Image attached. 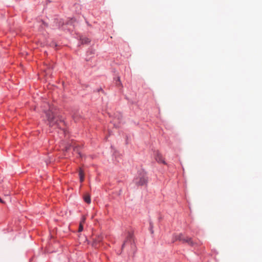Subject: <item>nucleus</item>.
<instances>
[{"instance_id": "1", "label": "nucleus", "mask_w": 262, "mask_h": 262, "mask_svg": "<svg viewBox=\"0 0 262 262\" xmlns=\"http://www.w3.org/2000/svg\"><path fill=\"white\" fill-rule=\"evenodd\" d=\"M49 108L47 112H46V116L47 117L49 124L50 126H57L58 125V121L59 120L61 122V120L59 119V116H57L56 112L54 110L53 107L50 106L48 104Z\"/></svg>"}, {"instance_id": "2", "label": "nucleus", "mask_w": 262, "mask_h": 262, "mask_svg": "<svg viewBox=\"0 0 262 262\" xmlns=\"http://www.w3.org/2000/svg\"><path fill=\"white\" fill-rule=\"evenodd\" d=\"M176 241H181L183 243H187L189 245L192 247L198 245V244L193 242L191 238L185 237L182 234H179L174 236L173 242Z\"/></svg>"}, {"instance_id": "3", "label": "nucleus", "mask_w": 262, "mask_h": 262, "mask_svg": "<svg viewBox=\"0 0 262 262\" xmlns=\"http://www.w3.org/2000/svg\"><path fill=\"white\" fill-rule=\"evenodd\" d=\"M147 179L145 174L140 176L135 179V183L137 185H144L146 184Z\"/></svg>"}, {"instance_id": "4", "label": "nucleus", "mask_w": 262, "mask_h": 262, "mask_svg": "<svg viewBox=\"0 0 262 262\" xmlns=\"http://www.w3.org/2000/svg\"><path fill=\"white\" fill-rule=\"evenodd\" d=\"M156 160L159 163H162L166 164L165 161L164 160L162 155L158 151H156L155 155Z\"/></svg>"}, {"instance_id": "5", "label": "nucleus", "mask_w": 262, "mask_h": 262, "mask_svg": "<svg viewBox=\"0 0 262 262\" xmlns=\"http://www.w3.org/2000/svg\"><path fill=\"white\" fill-rule=\"evenodd\" d=\"M127 243H129L131 245L133 244V235L131 234H128L126 239L123 243L122 246V249L124 247L125 244Z\"/></svg>"}, {"instance_id": "6", "label": "nucleus", "mask_w": 262, "mask_h": 262, "mask_svg": "<svg viewBox=\"0 0 262 262\" xmlns=\"http://www.w3.org/2000/svg\"><path fill=\"white\" fill-rule=\"evenodd\" d=\"M79 178H80V181L81 183H82L84 181V172H83V171L82 170V169L81 168H80L79 169Z\"/></svg>"}, {"instance_id": "7", "label": "nucleus", "mask_w": 262, "mask_h": 262, "mask_svg": "<svg viewBox=\"0 0 262 262\" xmlns=\"http://www.w3.org/2000/svg\"><path fill=\"white\" fill-rule=\"evenodd\" d=\"M84 200L86 203L90 204L91 203L90 195L88 194H85L84 196Z\"/></svg>"}, {"instance_id": "8", "label": "nucleus", "mask_w": 262, "mask_h": 262, "mask_svg": "<svg viewBox=\"0 0 262 262\" xmlns=\"http://www.w3.org/2000/svg\"><path fill=\"white\" fill-rule=\"evenodd\" d=\"M85 220V217H83L82 221H81V222L80 223V225H79V229H78L79 232H81L83 230L82 223H84Z\"/></svg>"}, {"instance_id": "9", "label": "nucleus", "mask_w": 262, "mask_h": 262, "mask_svg": "<svg viewBox=\"0 0 262 262\" xmlns=\"http://www.w3.org/2000/svg\"><path fill=\"white\" fill-rule=\"evenodd\" d=\"M90 41L88 38H83L82 39L81 42L82 43H87L89 42Z\"/></svg>"}]
</instances>
